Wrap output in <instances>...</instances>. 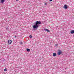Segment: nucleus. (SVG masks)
<instances>
[{"mask_svg": "<svg viewBox=\"0 0 74 74\" xmlns=\"http://www.w3.org/2000/svg\"><path fill=\"white\" fill-rule=\"evenodd\" d=\"M40 24H41V22L40 21H37L35 25L33 26V28H34V29H37L39 26L38 25H40Z\"/></svg>", "mask_w": 74, "mask_h": 74, "instance_id": "f257e3e1", "label": "nucleus"}, {"mask_svg": "<svg viewBox=\"0 0 74 74\" xmlns=\"http://www.w3.org/2000/svg\"><path fill=\"white\" fill-rule=\"evenodd\" d=\"M8 42L9 44H11L12 43V40H8Z\"/></svg>", "mask_w": 74, "mask_h": 74, "instance_id": "f03ea898", "label": "nucleus"}, {"mask_svg": "<svg viewBox=\"0 0 74 74\" xmlns=\"http://www.w3.org/2000/svg\"><path fill=\"white\" fill-rule=\"evenodd\" d=\"M62 53V51H58V55H60V54Z\"/></svg>", "mask_w": 74, "mask_h": 74, "instance_id": "7ed1b4c3", "label": "nucleus"}, {"mask_svg": "<svg viewBox=\"0 0 74 74\" xmlns=\"http://www.w3.org/2000/svg\"><path fill=\"white\" fill-rule=\"evenodd\" d=\"M64 8H65V9H67V6L66 5H64Z\"/></svg>", "mask_w": 74, "mask_h": 74, "instance_id": "20e7f679", "label": "nucleus"}, {"mask_svg": "<svg viewBox=\"0 0 74 74\" xmlns=\"http://www.w3.org/2000/svg\"><path fill=\"white\" fill-rule=\"evenodd\" d=\"M70 33L71 34H73L74 33V30H72L71 31Z\"/></svg>", "mask_w": 74, "mask_h": 74, "instance_id": "39448f33", "label": "nucleus"}, {"mask_svg": "<svg viewBox=\"0 0 74 74\" xmlns=\"http://www.w3.org/2000/svg\"><path fill=\"white\" fill-rule=\"evenodd\" d=\"M45 30L47 32H50V31L47 29H45Z\"/></svg>", "mask_w": 74, "mask_h": 74, "instance_id": "423d86ee", "label": "nucleus"}, {"mask_svg": "<svg viewBox=\"0 0 74 74\" xmlns=\"http://www.w3.org/2000/svg\"><path fill=\"white\" fill-rule=\"evenodd\" d=\"M56 54L55 53H54L53 54V56H56Z\"/></svg>", "mask_w": 74, "mask_h": 74, "instance_id": "0eeeda50", "label": "nucleus"}, {"mask_svg": "<svg viewBox=\"0 0 74 74\" xmlns=\"http://www.w3.org/2000/svg\"><path fill=\"white\" fill-rule=\"evenodd\" d=\"M30 49H27V52H30Z\"/></svg>", "mask_w": 74, "mask_h": 74, "instance_id": "6e6552de", "label": "nucleus"}, {"mask_svg": "<svg viewBox=\"0 0 74 74\" xmlns=\"http://www.w3.org/2000/svg\"><path fill=\"white\" fill-rule=\"evenodd\" d=\"M5 1V0H1V3H3Z\"/></svg>", "mask_w": 74, "mask_h": 74, "instance_id": "1a4fd4ad", "label": "nucleus"}, {"mask_svg": "<svg viewBox=\"0 0 74 74\" xmlns=\"http://www.w3.org/2000/svg\"><path fill=\"white\" fill-rule=\"evenodd\" d=\"M33 37V36H32V35H30L29 36V37L30 38H32V37Z\"/></svg>", "mask_w": 74, "mask_h": 74, "instance_id": "9d476101", "label": "nucleus"}, {"mask_svg": "<svg viewBox=\"0 0 74 74\" xmlns=\"http://www.w3.org/2000/svg\"><path fill=\"white\" fill-rule=\"evenodd\" d=\"M4 71H7V69H5Z\"/></svg>", "mask_w": 74, "mask_h": 74, "instance_id": "9b49d317", "label": "nucleus"}, {"mask_svg": "<svg viewBox=\"0 0 74 74\" xmlns=\"http://www.w3.org/2000/svg\"><path fill=\"white\" fill-rule=\"evenodd\" d=\"M20 44H23V43H22V42H20Z\"/></svg>", "mask_w": 74, "mask_h": 74, "instance_id": "f8f14e48", "label": "nucleus"}, {"mask_svg": "<svg viewBox=\"0 0 74 74\" xmlns=\"http://www.w3.org/2000/svg\"><path fill=\"white\" fill-rule=\"evenodd\" d=\"M14 38H16V36H15Z\"/></svg>", "mask_w": 74, "mask_h": 74, "instance_id": "ddd939ff", "label": "nucleus"}, {"mask_svg": "<svg viewBox=\"0 0 74 74\" xmlns=\"http://www.w3.org/2000/svg\"><path fill=\"white\" fill-rule=\"evenodd\" d=\"M45 5H47V3H45Z\"/></svg>", "mask_w": 74, "mask_h": 74, "instance_id": "4468645a", "label": "nucleus"}, {"mask_svg": "<svg viewBox=\"0 0 74 74\" xmlns=\"http://www.w3.org/2000/svg\"><path fill=\"white\" fill-rule=\"evenodd\" d=\"M50 1H52V0H49Z\"/></svg>", "mask_w": 74, "mask_h": 74, "instance_id": "2eb2a0df", "label": "nucleus"}, {"mask_svg": "<svg viewBox=\"0 0 74 74\" xmlns=\"http://www.w3.org/2000/svg\"><path fill=\"white\" fill-rule=\"evenodd\" d=\"M56 46H58V44H56Z\"/></svg>", "mask_w": 74, "mask_h": 74, "instance_id": "dca6fc26", "label": "nucleus"}, {"mask_svg": "<svg viewBox=\"0 0 74 74\" xmlns=\"http://www.w3.org/2000/svg\"><path fill=\"white\" fill-rule=\"evenodd\" d=\"M16 1H18V0H16Z\"/></svg>", "mask_w": 74, "mask_h": 74, "instance_id": "f3484780", "label": "nucleus"}, {"mask_svg": "<svg viewBox=\"0 0 74 74\" xmlns=\"http://www.w3.org/2000/svg\"><path fill=\"white\" fill-rule=\"evenodd\" d=\"M6 29H7V28H6Z\"/></svg>", "mask_w": 74, "mask_h": 74, "instance_id": "a211bd4d", "label": "nucleus"}]
</instances>
